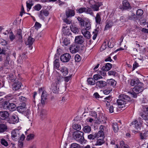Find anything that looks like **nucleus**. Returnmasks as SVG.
Returning <instances> with one entry per match:
<instances>
[{
	"mask_svg": "<svg viewBox=\"0 0 148 148\" xmlns=\"http://www.w3.org/2000/svg\"><path fill=\"white\" fill-rule=\"evenodd\" d=\"M34 134H30L27 136L26 140L28 141L32 140L34 139Z\"/></svg>",
	"mask_w": 148,
	"mask_h": 148,
	"instance_id": "nucleus-51",
	"label": "nucleus"
},
{
	"mask_svg": "<svg viewBox=\"0 0 148 148\" xmlns=\"http://www.w3.org/2000/svg\"><path fill=\"white\" fill-rule=\"evenodd\" d=\"M88 30L86 29H82V32L85 38L88 39H89L90 37V32L88 31Z\"/></svg>",
	"mask_w": 148,
	"mask_h": 148,
	"instance_id": "nucleus-23",
	"label": "nucleus"
},
{
	"mask_svg": "<svg viewBox=\"0 0 148 148\" xmlns=\"http://www.w3.org/2000/svg\"><path fill=\"white\" fill-rule=\"evenodd\" d=\"M112 127L114 132L116 133L118 132L119 128L118 125L116 123H112Z\"/></svg>",
	"mask_w": 148,
	"mask_h": 148,
	"instance_id": "nucleus-36",
	"label": "nucleus"
},
{
	"mask_svg": "<svg viewBox=\"0 0 148 148\" xmlns=\"http://www.w3.org/2000/svg\"><path fill=\"white\" fill-rule=\"evenodd\" d=\"M16 109L18 112L23 113L27 109L26 104L25 103L23 102L22 104H20L19 106L16 107Z\"/></svg>",
	"mask_w": 148,
	"mask_h": 148,
	"instance_id": "nucleus-12",
	"label": "nucleus"
},
{
	"mask_svg": "<svg viewBox=\"0 0 148 148\" xmlns=\"http://www.w3.org/2000/svg\"><path fill=\"white\" fill-rule=\"evenodd\" d=\"M34 39L33 38L29 36L27 40V42L28 45H32L34 41Z\"/></svg>",
	"mask_w": 148,
	"mask_h": 148,
	"instance_id": "nucleus-48",
	"label": "nucleus"
},
{
	"mask_svg": "<svg viewBox=\"0 0 148 148\" xmlns=\"http://www.w3.org/2000/svg\"><path fill=\"white\" fill-rule=\"evenodd\" d=\"M98 32L99 31L98 30H97V29H95V31L93 32V33L94 34L92 37V39L93 40H95L96 39L97 36V34L98 33Z\"/></svg>",
	"mask_w": 148,
	"mask_h": 148,
	"instance_id": "nucleus-56",
	"label": "nucleus"
},
{
	"mask_svg": "<svg viewBox=\"0 0 148 148\" xmlns=\"http://www.w3.org/2000/svg\"><path fill=\"white\" fill-rule=\"evenodd\" d=\"M59 59H56L54 61V67L55 69H58L60 66Z\"/></svg>",
	"mask_w": 148,
	"mask_h": 148,
	"instance_id": "nucleus-33",
	"label": "nucleus"
},
{
	"mask_svg": "<svg viewBox=\"0 0 148 148\" xmlns=\"http://www.w3.org/2000/svg\"><path fill=\"white\" fill-rule=\"evenodd\" d=\"M47 112L45 110H41L40 114V119L42 120L46 119L47 118Z\"/></svg>",
	"mask_w": 148,
	"mask_h": 148,
	"instance_id": "nucleus-22",
	"label": "nucleus"
},
{
	"mask_svg": "<svg viewBox=\"0 0 148 148\" xmlns=\"http://www.w3.org/2000/svg\"><path fill=\"white\" fill-rule=\"evenodd\" d=\"M0 142L1 144L5 147H7L8 146V144L5 139H2L0 140Z\"/></svg>",
	"mask_w": 148,
	"mask_h": 148,
	"instance_id": "nucleus-47",
	"label": "nucleus"
},
{
	"mask_svg": "<svg viewBox=\"0 0 148 148\" xmlns=\"http://www.w3.org/2000/svg\"><path fill=\"white\" fill-rule=\"evenodd\" d=\"M10 61V58L8 56H7L6 57V59L5 60L4 63V66H6L9 64V62Z\"/></svg>",
	"mask_w": 148,
	"mask_h": 148,
	"instance_id": "nucleus-55",
	"label": "nucleus"
},
{
	"mask_svg": "<svg viewBox=\"0 0 148 148\" xmlns=\"http://www.w3.org/2000/svg\"><path fill=\"white\" fill-rule=\"evenodd\" d=\"M107 84H108L109 85L112 86L113 87H114L116 84V82L115 81L112 79H110L107 81Z\"/></svg>",
	"mask_w": 148,
	"mask_h": 148,
	"instance_id": "nucleus-30",
	"label": "nucleus"
},
{
	"mask_svg": "<svg viewBox=\"0 0 148 148\" xmlns=\"http://www.w3.org/2000/svg\"><path fill=\"white\" fill-rule=\"evenodd\" d=\"M62 43L64 44V46H67L70 43V40L66 38H64Z\"/></svg>",
	"mask_w": 148,
	"mask_h": 148,
	"instance_id": "nucleus-49",
	"label": "nucleus"
},
{
	"mask_svg": "<svg viewBox=\"0 0 148 148\" xmlns=\"http://www.w3.org/2000/svg\"><path fill=\"white\" fill-rule=\"evenodd\" d=\"M83 130L85 133H89L91 131V128L89 126L86 125L84 127Z\"/></svg>",
	"mask_w": 148,
	"mask_h": 148,
	"instance_id": "nucleus-42",
	"label": "nucleus"
},
{
	"mask_svg": "<svg viewBox=\"0 0 148 148\" xmlns=\"http://www.w3.org/2000/svg\"><path fill=\"white\" fill-rule=\"evenodd\" d=\"M2 105L4 109H8L11 111H14L16 109V106L15 103L7 101H4Z\"/></svg>",
	"mask_w": 148,
	"mask_h": 148,
	"instance_id": "nucleus-2",
	"label": "nucleus"
},
{
	"mask_svg": "<svg viewBox=\"0 0 148 148\" xmlns=\"http://www.w3.org/2000/svg\"><path fill=\"white\" fill-rule=\"evenodd\" d=\"M133 101L130 97L125 94H121L119 96V99L117 100V103L118 106H122L121 108H127L131 103Z\"/></svg>",
	"mask_w": 148,
	"mask_h": 148,
	"instance_id": "nucleus-1",
	"label": "nucleus"
},
{
	"mask_svg": "<svg viewBox=\"0 0 148 148\" xmlns=\"http://www.w3.org/2000/svg\"><path fill=\"white\" fill-rule=\"evenodd\" d=\"M65 14L67 18L71 17L74 16L75 14V10L71 9H68L66 10Z\"/></svg>",
	"mask_w": 148,
	"mask_h": 148,
	"instance_id": "nucleus-18",
	"label": "nucleus"
},
{
	"mask_svg": "<svg viewBox=\"0 0 148 148\" xmlns=\"http://www.w3.org/2000/svg\"><path fill=\"white\" fill-rule=\"evenodd\" d=\"M12 138H17L20 136V132L19 130H13L12 132Z\"/></svg>",
	"mask_w": 148,
	"mask_h": 148,
	"instance_id": "nucleus-21",
	"label": "nucleus"
},
{
	"mask_svg": "<svg viewBox=\"0 0 148 148\" xmlns=\"http://www.w3.org/2000/svg\"><path fill=\"white\" fill-rule=\"evenodd\" d=\"M92 9H93L94 11H98L99 10V8L97 6L96 4L92 5L91 6H90Z\"/></svg>",
	"mask_w": 148,
	"mask_h": 148,
	"instance_id": "nucleus-62",
	"label": "nucleus"
},
{
	"mask_svg": "<svg viewBox=\"0 0 148 148\" xmlns=\"http://www.w3.org/2000/svg\"><path fill=\"white\" fill-rule=\"evenodd\" d=\"M108 74L109 75H113L115 76L117 74V73L115 71L112 70L109 71L108 72Z\"/></svg>",
	"mask_w": 148,
	"mask_h": 148,
	"instance_id": "nucleus-60",
	"label": "nucleus"
},
{
	"mask_svg": "<svg viewBox=\"0 0 148 148\" xmlns=\"http://www.w3.org/2000/svg\"><path fill=\"white\" fill-rule=\"evenodd\" d=\"M77 19L79 23V25L81 26H84V24L85 22L82 18L80 17H78Z\"/></svg>",
	"mask_w": 148,
	"mask_h": 148,
	"instance_id": "nucleus-39",
	"label": "nucleus"
},
{
	"mask_svg": "<svg viewBox=\"0 0 148 148\" xmlns=\"http://www.w3.org/2000/svg\"><path fill=\"white\" fill-rule=\"evenodd\" d=\"M97 88L98 87L99 88H103L107 85V82L105 81L101 80L97 81L96 83Z\"/></svg>",
	"mask_w": 148,
	"mask_h": 148,
	"instance_id": "nucleus-19",
	"label": "nucleus"
},
{
	"mask_svg": "<svg viewBox=\"0 0 148 148\" xmlns=\"http://www.w3.org/2000/svg\"><path fill=\"white\" fill-rule=\"evenodd\" d=\"M75 62H78L81 60V58L78 54H76L75 56Z\"/></svg>",
	"mask_w": 148,
	"mask_h": 148,
	"instance_id": "nucleus-58",
	"label": "nucleus"
},
{
	"mask_svg": "<svg viewBox=\"0 0 148 148\" xmlns=\"http://www.w3.org/2000/svg\"><path fill=\"white\" fill-rule=\"evenodd\" d=\"M140 116L145 121L146 124L148 123V114H144L143 113H140Z\"/></svg>",
	"mask_w": 148,
	"mask_h": 148,
	"instance_id": "nucleus-34",
	"label": "nucleus"
},
{
	"mask_svg": "<svg viewBox=\"0 0 148 148\" xmlns=\"http://www.w3.org/2000/svg\"><path fill=\"white\" fill-rule=\"evenodd\" d=\"M41 6L40 4H37L34 7V8L35 10L39 11L41 8Z\"/></svg>",
	"mask_w": 148,
	"mask_h": 148,
	"instance_id": "nucleus-64",
	"label": "nucleus"
},
{
	"mask_svg": "<svg viewBox=\"0 0 148 148\" xmlns=\"http://www.w3.org/2000/svg\"><path fill=\"white\" fill-rule=\"evenodd\" d=\"M62 79L63 77L60 75H58L56 77V78L55 80V83L57 86H58L62 81Z\"/></svg>",
	"mask_w": 148,
	"mask_h": 148,
	"instance_id": "nucleus-32",
	"label": "nucleus"
},
{
	"mask_svg": "<svg viewBox=\"0 0 148 148\" xmlns=\"http://www.w3.org/2000/svg\"><path fill=\"white\" fill-rule=\"evenodd\" d=\"M136 11V16L137 17L138 19L139 20L141 18V16L143 13V12L142 9H138V10H134Z\"/></svg>",
	"mask_w": 148,
	"mask_h": 148,
	"instance_id": "nucleus-27",
	"label": "nucleus"
},
{
	"mask_svg": "<svg viewBox=\"0 0 148 148\" xmlns=\"http://www.w3.org/2000/svg\"><path fill=\"white\" fill-rule=\"evenodd\" d=\"M86 11V8H81L78 9H77L76 10V11L77 13L79 14L82 13L83 12H85Z\"/></svg>",
	"mask_w": 148,
	"mask_h": 148,
	"instance_id": "nucleus-43",
	"label": "nucleus"
},
{
	"mask_svg": "<svg viewBox=\"0 0 148 148\" xmlns=\"http://www.w3.org/2000/svg\"><path fill=\"white\" fill-rule=\"evenodd\" d=\"M83 27H84V29L89 30L91 28V24L89 21H85L84 24V26Z\"/></svg>",
	"mask_w": 148,
	"mask_h": 148,
	"instance_id": "nucleus-31",
	"label": "nucleus"
},
{
	"mask_svg": "<svg viewBox=\"0 0 148 148\" xmlns=\"http://www.w3.org/2000/svg\"><path fill=\"white\" fill-rule=\"evenodd\" d=\"M14 83L12 85V88L14 90H17L21 88L22 85V83L21 82L18 81L17 79L15 80V81L13 82Z\"/></svg>",
	"mask_w": 148,
	"mask_h": 148,
	"instance_id": "nucleus-8",
	"label": "nucleus"
},
{
	"mask_svg": "<svg viewBox=\"0 0 148 148\" xmlns=\"http://www.w3.org/2000/svg\"><path fill=\"white\" fill-rule=\"evenodd\" d=\"M70 28L71 31L74 33L78 34L79 32L78 29L75 26L72 25L70 26Z\"/></svg>",
	"mask_w": 148,
	"mask_h": 148,
	"instance_id": "nucleus-35",
	"label": "nucleus"
},
{
	"mask_svg": "<svg viewBox=\"0 0 148 148\" xmlns=\"http://www.w3.org/2000/svg\"><path fill=\"white\" fill-rule=\"evenodd\" d=\"M7 127L4 124H0V133H3L6 131Z\"/></svg>",
	"mask_w": 148,
	"mask_h": 148,
	"instance_id": "nucleus-29",
	"label": "nucleus"
},
{
	"mask_svg": "<svg viewBox=\"0 0 148 148\" xmlns=\"http://www.w3.org/2000/svg\"><path fill=\"white\" fill-rule=\"evenodd\" d=\"M71 56L70 54L68 53H64L60 57L61 60L63 62H68L70 59Z\"/></svg>",
	"mask_w": 148,
	"mask_h": 148,
	"instance_id": "nucleus-7",
	"label": "nucleus"
},
{
	"mask_svg": "<svg viewBox=\"0 0 148 148\" xmlns=\"http://www.w3.org/2000/svg\"><path fill=\"white\" fill-rule=\"evenodd\" d=\"M144 84L140 82L133 88V90L138 93H140L144 89Z\"/></svg>",
	"mask_w": 148,
	"mask_h": 148,
	"instance_id": "nucleus-5",
	"label": "nucleus"
},
{
	"mask_svg": "<svg viewBox=\"0 0 148 148\" xmlns=\"http://www.w3.org/2000/svg\"><path fill=\"white\" fill-rule=\"evenodd\" d=\"M59 70L64 76H66L68 73V69L66 67L63 66L60 68Z\"/></svg>",
	"mask_w": 148,
	"mask_h": 148,
	"instance_id": "nucleus-26",
	"label": "nucleus"
},
{
	"mask_svg": "<svg viewBox=\"0 0 148 148\" xmlns=\"http://www.w3.org/2000/svg\"><path fill=\"white\" fill-rule=\"evenodd\" d=\"M140 82L138 78H135L132 79L131 80L130 84L132 86L135 87Z\"/></svg>",
	"mask_w": 148,
	"mask_h": 148,
	"instance_id": "nucleus-25",
	"label": "nucleus"
},
{
	"mask_svg": "<svg viewBox=\"0 0 148 148\" xmlns=\"http://www.w3.org/2000/svg\"><path fill=\"white\" fill-rule=\"evenodd\" d=\"M75 41L77 45H82L84 41V39L82 36L79 35L75 37Z\"/></svg>",
	"mask_w": 148,
	"mask_h": 148,
	"instance_id": "nucleus-10",
	"label": "nucleus"
},
{
	"mask_svg": "<svg viewBox=\"0 0 148 148\" xmlns=\"http://www.w3.org/2000/svg\"><path fill=\"white\" fill-rule=\"evenodd\" d=\"M112 64L110 63H107L105 66H103L101 68L102 70L108 71L110 70L112 67Z\"/></svg>",
	"mask_w": 148,
	"mask_h": 148,
	"instance_id": "nucleus-24",
	"label": "nucleus"
},
{
	"mask_svg": "<svg viewBox=\"0 0 148 148\" xmlns=\"http://www.w3.org/2000/svg\"><path fill=\"white\" fill-rule=\"evenodd\" d=\"M141 123H138L137 120L135 119L134 121L132 122V125H135V128L137 130V131H135V133H138L140 132L139 130L141 129L142 126Z\"/></svg>",
	"mask_w": 148,
	"mask_h": 148,
	"instance_id": "nucleus-9",
	"label": "nucleus"
},
{
	"mask_svg": "<svg viewBox=\"0 0 148 148\" xmlns=\"http://www.w3.org/2000/svg\"><path fill=\"white\" fill-rule=\"evenodd\" d=\"M40 13L38 15L39 18L42 20L44 19V15L45 16H47L49 13V12L46 10H42L39 12Z\"/></svg>",
	"mask_w": 148,
	"mask_h": 148,
	"instance_id": "nucleus-17",
	"label": "nucleus"
},
{
	"mask_svg": "<svg viewBox=\"0 0 148 148\" xmlns=\"http://www.w3.org/2000/svg\"><path fill=\"white\" fill-rule=\"evenodd\" d=\"M140 139H146L147 137V133H143L142 132H141L140 133Z\"/></svg>",
	"mask_w": 148,
	"mask_h": 148,
	"instance_id": "nucleus-53",
	"label": "nucleus"
},
{
	"mask_svg": "<svg viewBox=\"0 0 148 148\" xmlns=\"http://www.w3.org/2000/svg\"><path fill=\"white\" fill-rule=\"evenodd\" d=\"M7 79L9 80L12 82L15 81L17 80L16 78L14 77V75L12 74H10L7 77Z\"/></svg>",
	"mask_w": 148,
	"mask_h": 148,
	"instance_id": "nucleus-37",
	"label": "nucleus"
},
{
	"mask_svg": "<svg viewBox=\"0 0 148 148\" xmlns=\"http://www.w3.org/2000/svg\"><path fill=\"white\" fill-rule=\"evenodd\" d=\"M135 10V8H133L132 10L130 11L131 14L128 15V19L129 20H133L136 21L138 20L137 17L136 15L134 12V11Z\"/></svg>",
	"mask_w": 148,
	"mask_h": 148,
	"instance_id": "nucleus-14",
	"label": "nucleus"
},
{
	"mask_svg": "<svg viewBox=\"0 0 148 148\" xmlns=\"http://www.w3.org/2000/svg\"><path fill=\"white\" fill-rule=\"evenodd\" d=\"M88 84L91 85H93L95 84V79L92 78H89L87 80Z\"/></svg>",
	"mask_w": 148,
	"mask_h": 148,
	"instance_id": "nucleus-41",
	"label": "nucleus"
},
{
	"mask_svg": "<svg viewBox=\"0 0 148 148\" xmlns=\"http://www.w3.org/2000/svg\"><path fill=\"white\" fill-rule=\"evenodd\" d=\"M47 99V96L44 95V92L43 91L42 92L41 96V103L42 104H45V101Z\"/></svg>",
	"mask_w": 148,
	"mask_h": 148,
	"instance_id": "nucleus-38",
	"label": "nucleus"
},
{
	"mask_svg": "<svg viewBox=\"0 0 148 148\" xmlns=\"http://www.w3.org/2000/svg\"><path fill=\"white\" fill-rule=\"evenodd\" d=\"M120 20L121 22H125L128 21H129L128 19V16L125 17L123 16H122L120 17Z\"/></svg>",
	"mask_w": 148,
	"mask_h": 148,
	"instance_id": "nucleus-50",
	"label": "nucleus"
},
{
	"mask_svg": "<svg viewBox=\"0 0 148 148\" xmlns=\"http://www.w3.org/2000/svg\"><path fill=\"white\" fill-rule=\"evenodd\" d=\"M112 91V89H106L103 90V93L105 95H108Z\"/></svg>",
	"mask_w": 148,
	"mask_h": 148,
	"instance_id": "nucleus-61",
	"label": "nucleus"
},
{
	"mask_svg": "<svg viewBox=\"0 0 148 148\" xmlns=\"http://www.w3.org/2000/svg\"><path fill=\"white\" fill-rule=\"evenodd\" d=\"M122 3L123 7L120 8V9L124 10L131 9H132V7L130 6L129 2L127 0H123Z\"/></svg>",
	"mask_w": 148,
	"mask_h": 148,
	"instance_id": "nucleus-13",
	"label": "nucleus"
},
{
	"mask_svg": "<svg viewBox=\"0 0 148 148\" xmlns=\"http://www.w3.org/2000/svg\"><path fill=\"white\" fill-rule=\"evenodd\" d=\"M52 90L54 93L55 94H58L59 93V88L58 86L56 85L54 86L52 89Z\"/></svg>",
	"mask_w": 148,
	"mask_h": 148,
	"instance_id": "nucleus-54",
	"label": "nucleus"
},
{
	"mask_svg": "<svg viewBox=\"0 0 148 148\" xmlns=\"http://www.w3.org/2000/svg\"><path fill=\"white\" fill-rule=\"evenodd\" d=\"M19 119L18 116L15 114H13L8 119V122L10 123L15 124L18 122Z\"/></svg>",
	"mask_w": 148,
	"mask_h": 148,
	"instance_id": "nucleus-6",
	"label": "nucleus"
},
{
	"mask_svg": "<svg viewBox=\"0 0 148 148\" xmlns=\"http://www.w3.org/2000/svg\"><path fill=\"white\" fill-rule=\"evenodd\" d=\"M101 13L100 12L97 13L95 17V22L97 24L99 25L101 24Z\"/></svg>",
	"mask_w": 148,
	"mask_h": 148,
	"instance_id": "nucleus-28",
	"label": "nucleus"
},
{
	"mask_svg": "<svg viewBox=\"0 0 148 148\" xmlns=\"http://www.w3.org/2000/svg\"><path fill=\"white\" fill-rule=\"evenodd\" d=\"M84 47L83 45L81 46L80 45L75 44H72L70 47L69 50L72 53H75L79 52L80 51L83 50L82 48Z\"/></svg>",
	"mask_w": 148,
	"mask_h": 148,
	"instance_id": "nucleus-4",
	"label": "nucleus"
},
{
	"mask_svg": "<svg viewBox=\"0 0 148 148\" xmlns=\"http://www.w3.org/2000/svg\"><path fill=\"white\" fill-rule=\"evenodd\" d=\"M103 139H102V138L97 139L95 145H101L105 143V141Z\"/></svg>",
	"mask_w": 148,
	"mask_h": 148,
	"instance_id": "nucleus-40",
	"label": "nucleus"
},
{
	"mask_svg": "<svg viewBox=\"0 0 148 148\" xmlns=\"http://www.w3.org/2000/svg\"><path fill=\"white\" fill-rule=\"evenodd\" d=\"M106 25L104 29V31H106L111 28L113 25V22L111 20H107L106 21Z\"/></svg>",
	"mask_w": 148,
	"mask_h": 148,
	"instance_id": "nucleus-20",
	"label": "nucleus"
},
{
	"mask_svg": "<svg viewBox=\"0 0 148 148\" xmlns=\"http://www.w3.org/2000/svg\"><path fill=\"white\" fill-rule=\"evenodd\" d=\"M94 79L95 80H97L99 79L102 78V77L99 74H96L94 75Z\"/></svg>",
	"mask_w": 148,
	"mask_h": 148,
	"instance_id": "nucleus-59",
	"label": "nucleus"
},
{
	"mask_svg": "<svg viewBox=\"0 0 148 148\" xmlns=\"http://www.w3.org/2000/svg\"><path fill=\"white\" fill-rule=\"evenodd\" d=\"M105 127L103 125H101L100 127L101 130L99 131L97 133H95L96 138H98L99 137L101 138L102 139H104L105 137L104 133L103 132L104 128Z\"/></svg>",
	"mask_w": 148,
	"mask_h": 148,
	"instance_id": "nucleus-11",
	"label": "nucleus"
},
{
	"mask_svg": "<svg viewBox=\"0 0 148 148\" xmlns=\"http://www.w3.org/2000/svg\"><path fill=\"white\" fill-rule=\"evenodd\" d=\"M73 127L74 129L77 131L80 130L81 129L80 125L77 124H74L73 126Z\"/></svg>",
	"mask_w": 148,
	"mask_h": 148,
	"instance_id": "nucleus-45",
	"label": "nucleus"
},
{
	"mask_svg": "<svg viewBox=\"0 0 148 148\" xmlns=\"http://www.w3.org/2000/svg\"><path fill=\"white\" fill-rule=\"evenodd\" d=\"M74 138L75 140L79 142L81 144L86 143V140L84 139L83 136L84 133L83 132L81 131L78 132H74Z\"/></svg>",
	"mask_w": 148,
	"mask_h": 148,
	"instance_id": "nucleus-3",
	"label": "nucleus"
},
{
	"mask_svg": "<svg viewBox=\"0 0 148 148\" xmlns=\"http://www.w3.org/2000/svg\"><path fill=\"white\" fill-rule=\"evenodd\" d=\"M130 93L132 95V97L134 98H136L137 97V95L139 93H138L133 90L132 92H130Z\"/></svg>",
	"mask_w": 148,
	"mask_h": 148,
	"instance_id": "nucleus-57",
	"label": "nucleus"
},
{
	"mask_svg": "<svg viewBox=\"0 0 148 148\" xmlns=\"http://www.w3.org/2000/svg\"><path fill=\"white\" fill-rule=\"evenodd\" d=\"M26 54V53L23 52L21 55H20L17 60V62L18 63L21 64L25 61L26 59L27 58Z\"/></svg>",
	"mask_w": 148,
	"mask_h": 148,
	"instance_id": "nucleus-15",
	"label": "nucleus"
},
{
	"mask_svg": "<svg viewBox=\"0 0 148 148\" xmlns=\"http://www.w3.org/2000/svg\"><path fill=\"white\" fill-rule=\"evenodd\" d=\"M9 116V113L6 111H0V119L5 120L7 119Z\"/></svg>",
	"mask_w": 148,
	"mask_h": 148,
	"instance_id": "nucleus-16",
	"label": "nucleus"
},
{
	"mask_svg": "<svg viewBox=\"0 0 148 148\" xmlns=\"http://www.w3.org/2000/svg\"><path fill=\"white\" fill-rule=\"evenodd\" d=\"M7 101L9 102L10 100L14 98V96L12 94H9L5 97Z\"/></svg>",
	"mask_w": 148,
	"mask_h": 148,
	"instance_id": "nucleus-52",
	"label": "nucleus"
},
{
	"mask_svg": "<svg viewBox=\"0 0 148 148\" xmlns=\"http://www.w3.org/2000/svg\"><path fill=\"white\" fill-rule=\"evenodd\" d=\"M9 36L10 40L11 41H12L15 38V36L12 32L10 33Z\"/></svg>",
	"mask_w": 148,
	"mask_h": 148,
	"instance_id": "nucleus-63",
	"label": "nucleus"
},
{
	"mask_svg": "<svg viewBox=\"0 0 148 148\" xmlns=\"http://www.w3.org/2000/svg\"><path fill=\"white\" fill-rule=\"evenodd\" d=\"M95 133H92L88 135V138L90 140H93L96 138Z\"/></svg>",
	"mask_w": 148,
	"mask_h": 148,
	"instance_id": "nucleus-46",
	"label": "nucleus"
},
{
	"mask_svg": "<svg viewBox=\"0 0 148 148\" xmlns=\"http://www.w3.org/2000/svg\"><path fill=\"white\" fill-rule=\"evenodd\" d=\"M85 13L89 14L91 15H93V13L92 10L90 8L87 7L86 8Z\"/></svg>",
	"mask_w": 148,
	"mask_h": 148,
	"instance_id": "nucleus-44",
	"label": "nucleus"
}]
</instances>
